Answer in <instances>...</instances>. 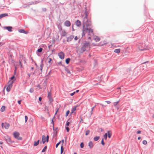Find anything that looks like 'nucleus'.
I'll list each match as a JSON object with an SVG mask.
<instances>
[{"mask_svg":"<svg viewBox=\"0 0 154 154\" xmlns=\"http://www.w3.org/2000/svg\"><path fill=\"white\" fill-rule=\"evenodd\" d=\"M82 31V36H84L87 32H88V35H94L93 29L90 28L86 27L85 25H84L83 26Z\"/></svg>","mask_w":154,"mask_h":154,"instance_id":"nucleus-1","label":"nucleus"},{"mask_svg":"<svg viewBox=\"0 0 154 154\" xmlns=\"http://www.w3.org/2000/svg\"><path fill=\"white\" fill-rule=\"evenodd\" d=\"M89 43L88 42L84 43L82 48L78 50L77 52L79 53H82L89 48Z\"/></svg>","mask_w":154,"mask_h":154,"instance_id":"nucleus-2","label":"nucleus"},{"mask_svg":"<svg viewBox=\"0 0 154 154\" xmlns=\"http://www.w3.org/2000/svg\"><path fill=\"white\" fill-rule=\"evenodd\" d=\"M83 23L84 25L86 27H88L91 25V21L88 20V15L86 14L85 16L84 17L83 20Z\"/></svg>","mask_w":154,"mask_h":154,"instance_id":"nucleus-3","label":"nucleus"},{"mask_svg":"<svg viewBox=\"0 0 154 154\" xmlns=\"http://www.w3.org/2000/svg\"><path fill=\"white\" fill-rule=\"evenodd\" d=\"M14 137L16 139L18 140H21L22 138L20 137V134L19 133L17 132H15L13 134Z\"/></svg>","mask_w":154,"mask_h":154,"instance_id":"nucleus-4","label":"nucleus"},{"mask_svg":"<svg viewBox=\"0 0 154 154\" xmlns=\"http://www.w3.org/2000/svg\"><path fill=\"white\" fill-rule=\"evenodd\" d=\"M10 81L8 82V83L9 85L6 88V90L8 92H9L10 91L12 86V84L13 83V81H12L11 83H10Z\"/></svg>","mask_w":154,"mask_h":154,"instance_id":"nucleus-5","label":"nucleus"},{"mask_svg":"<svg viewBox=\"0 0 154 154\" xmlns=\"http://www.w3.org/2000/svg\"><path fill=\"white\" fill-rule=\"evenodd\" d=\"M58 56L60 59L63 60L64 58L65 54L63 52L61 51L58 53Z\"/></svg>","mask_w":154,"mask_h":154,"instance_id":"nucleus-6","label":"nucleus"},{"mask_svg":"<svg viewBox=\"0 0 154 154\" xmlns=\"http://www.w3.org/2000/svg\"><path fill=\"white\" fill-rule=\"evenodd\" d=\"M2 126L3 128H5V129H8L9 127V125L7 123H2Z\"/></svg>","mask_w":154,"mask_h":154,"instance_id":"nucleus-7","label":"nucleus"},{"mask_svg":"<svg viewBox=\"0 0 154 154\" xmlns=\"http://www.w3.org/2000/svg\"><path fill=\"white\" fill-rule=\"evenodd\" d=\"M74 38V36L73 35H71L67 37V42H69L71 41Z\"/></svg>","mask_w":154,"mask_h":154,"instance_id":"nucleus-8","label":"nucleus"},{"mask_svg":"<svg viewBox=\"0 0 154 154\" xmlns=\"http://www.w3.org/2000/svg\"><path fill=\"white\" fill-rule=\"evenodd\" d=\"M67 33L64 30H62L60 34L62 36H65L67 35Z\"/></svg>","mask_w":154,"mask_h":154,"instance_id":"nucleus-9","label":"nucleus"},{"mask_svg":"<svg viewBox=\"0 0 154 154\" xmlns=\"http://www.w3.org/2000/svg\"><path fill=\"white\" fill-rule=\"evenodd\" d=\"M64 25L66 26L67 27H69L70 26L71 23L69 21L66 20L65 22Z\"/></svg>","mask_w":154,"mask_h":154,"instance_id":"nucleus-10","label":"nucleus"},{"mask_svg":"<svg viewBox=\"0 0 154 154\" xmlns=\"http://www.w3.org/2000/svg\"><path fill=\"white\" fill-rule=\"evenodd\" d=\"M3 28L5 29L8 30L9 32L12 31V27L11 26H5Z\"/></svg>","mask_w":154,"mask_h":154,"instance_id":"nucleus-11","label":"nucleus"},{"mask_svg":"<svg viewBox=\"0 0 154 154\" xmlns=\"http://www.w3.org/2000/svg\"><path fill=\"white\" fill-rule=\"evenodd\" d=\"M94 40L96 42H98L100 40V38L98 36L95 35L94 37Z\"/></svg>","mask_w":154,"mask_h":154,"instance_id":"nucleus-12","label":"nucleus"},{"mask_svg":"<svg viewBox=\"0 0 154 154\" xmlns=\"http://www.w3.org/2000/svg\"><path fill=\"white\" fill-rule=\"evenodd\" d=\"M75 23L76 25L79 27L81 26V23L80 21L79 20H77L75 22Z\"/></svg>","mask_w":154,"mask_h":154,"instance_id":"nucleus-13","label":"nucleus"},{"mask_svg":"<svg viewBox=\"0 0 154 154\" xmlns=\"http://www.w3.org/2000/svg\"><path fill=\"white\" fill-rule=\"evenodd\" d=\"M8 16V14L7 13H5L2 14L0 15V19H1L3 17Z\"/></svg>","mask_w":154,"mask_h":154,"instance_id":"nucleus-14","label":"nucleus"},{"mask_svg":"<svg viewBox=\"0 0 154 154\" xmlns=\"http://www.w3.org/2000/svg\"><path fill=\"white\" fill-rule=\"evenodd\" d=\"M46 139L45 136L43 135L42 136V140L43 143H45L46 141Z\"/></svg>","mask_w":154,"mask_h":154,"instance_id":"nucleus-15","label":"nucleus"},{"mask_svg":"<svg viewBox=\"0 0 154 154\" xmlns=\"http://www.w3.org/2000/svg\"><path fill=\"white\" fill-rule=\"evenodd\" d=\"M88 146H89L90 148H93L94 146L93 143L91 141L89 142L88 144Z\"/></svg>","mask_w":154,"mask_h":154,"instance_id":"nucleus-16","label":"nucleus"},{"mask_svg":"<svg viewBox=\"0 0 154 154\" xmlns=\"http://www.w3.org/2000/svg\"><path fill=\"white\" fill-rule=\"evenodd\" d=\"M108 137L109 138L111 137V136H112V133L109 131H107V133Z\"/></svg>","mask_w":154,"mask_h":154,"instance_id":"nucleus-17","label":"nucleus"},{"mask_svg":"<svg viewBox=\"0 0 154 154\" xmlns=\"http://www.w3.org/2000/svg\"><path fill=\"white\" fill-rule=\"evenodd\" d=\"M114 52L117 53H119L120 52V49H115L114 51Z\"/></svg>","mask_w":154,"mask_h":154,"instance_id":"nucleus-18","label":"nucleus"},{"mask_svg":"<svg viewBox=\"0 0 154 154\" xmlns=\"http://www.w3.org/2000/svg\"><path fill=\"white\" fill-rule=\"evenodd\" d=\"M77 107V106H75L71 110V113H73L74 111H75L76 109V108Z\"/></svg>","mask_w":154,"mask_h":154,"instance_id":"nucleus-19","label":"nucleus"},{"mask_svg":"<svg viewBox=\"0 0 154 154\" xmlns=\"http://www.w3.org/2000/svg\"><path fill=\"white\" fill-rule=\"evenodd\" d=\"M19 32H21V33H25L26 34L27 33V32H26V31H25L23 29H20L19 30Z\"/></svg>","mask_w":154,"mask_h":154,"instance_id":"nucleus-20","label":"nucleus"},{"mask_svg":"<svg viewBox=\"0 0 154 154\" xmlns=\"http://www.w3.org/2000/svg\"><path fill=\"white\" fill-rule=\"evenodd\" d=\"M5 106H2L0 109L1 111L2 112L4 111L5 110Z\"/></svg>","mask_w":154,"mask_h":154,"instance_id":"nucleus-21","label":"nucleus"},{"mask_svg":"<svg viewBox=\"0 0 154 154\" xmlns=\"http://www.w3.org/2000/svg\"><path fill=\"white\" fill-rule=\"evenodd\" d=\"M99 138H100L99 136H97L96 137H94V141H97L99 139Z\"/></svg>","mask_w":154,"mask_h":154,"instance_id":"nucleus-22","label":"nucleus"},{"mask_svg":"<svg viewBox=\"0 0 154 154\" xmlns=\"http://www.w3.org/2000/svg\"><path fill=\"white\" fill-rule=\"evenodd\" d=\"M39 140H38L36 142H35L34 143V146H37V145H38L39 144Z\"/></svg>","mask_w":154,"mask_h":154,"instance_id":"nucleus-23","label":"nucleus"},{"mask_svg":"<svg viewBox=\"0 0 154 154\" xmlns=\"http://www.w3.org/2000/svg\"><path fill=\"white\" fill-rule=\"evenodd\" d=\"M47 60L49 63H51V62L52 61V59L51 58L48 57L47 58Z\"/></svg>","mask_w":154,"mask_h":154,"instance_id":"nucleus-24","label":"nucleus"},{"mask_svg":"<svg viewBox=\"0 0 154 154\" xmlns=\"http://www.w3.org/2000/svg\"><path fill=\"white\" fill-rule=\"evenodd\" d=\"M70 59L69 58H67L66 60V63H67V64H68L69 62V61H70Z\"/></svg>","mask_w":154,"mask_h":154,"instance_id":"nucleus-25","label":"nucleus"},{"mask_svg":"<svg viewBox=\"0 0 154 154\" xmlns=\"http://www.w3.org/2000/svg\"><path fill=\"white\" fill-rule=\"evenodd\" d=\"M63 150H64V149H63V146H61V148H60V153H61V154H62L63 151Z\"/></svg>","mask_w":154,"mask_h":154,"instance_id":"nucleus-26","label":"nucleus"},{"mask_svg":"<svg viewBox=\"0 0 154 154\" xmlns=\"http://www.w3.org/2000/svg\"><path fill=\"white\" fill-rule=\"evenodd\" d=\"M43 50V49L42 48H40L39 49H38L37 50V51L38 53H41Z\"/></svg>","mask_w":154,"mask_h":154,"instance_id":"nucleus-27","label":"nucleus"},{"mask_svg":"<svg viewBox=\"0 0 154 154\" xmlns=\"http://www.w3.org/2000/svg\"><path fill=\"white\" fill-rule=\"evenodd\" d=\"M47 146H45L44 148L42 150V152H44L46 151V149H47Z\"/></svg>","mask_w":154,"mask_h":154,"instance_id":"nucleus-28","label":"nucleus"},{"mask_svg":"<svg viewBox=\"0 0 154 154\" xmlns=\"http://www.w3.org/2000/svg\"><path fill=\"white\" fill-rule=\"evenodd\" d=\"M107 133H105V134L103 136L105 139V140H106L107 138Z\"/></svg>","mask_w":154,"mask_h":154,"instance_id":"nucleus-29","label":"nucleus"},{"mask_svg":"<svg viewBox=\"0 0 154 154\" xmlns=\"http://www.w3.org/2000/svg\"><path fill=\"white\" fill-rule=\"evenodd\" d=\"M89 133H90L89 130H88L86 131L85 132V135H88L89 134Z\"/></svg>","mask_w":154,"mask_h":154,"instance_id":"nucleus-30","label":"nucleus"},{"mask_svg":"<svg viewBox=\"0 0 154 154\" xmlns=\"http://www.w3.org/2000/svg\"><path fill=\"white\" fill-rule=\"evenodd\" d=\"M147 142L146 140H144L143 141V143L144 145H146L147 144Z\"/></svg>","mask_w":154,"mask_h":154,"instance_id":"nucleus-31","label":"nucleus"},{"mask_svg":"<svg viewBox=\"0 0 154 154\" xmlns=\"http://www.w3.org/2000/svg\"><path fill=\"white\" fill-rule=\"evenodd\" d=\"M84 147V144L83 142L82 143L80 144V147L81 148H83Z\"/></svg>","mask_w":154,"mask_h":154,"instance_id":"nucleus-32","label":"nucleus"},{"mask_svg":"<svg viewBox=\"0 0 154 154\" xmlns=\"http://www.w3.org/2000/svg\"><path fill=\"white\" fill-rule=\"evenodd\" d=\"M101 143L103 146H104L105 144V143L103 141V139L101 141Z\"/></svg>","mask_w":154,"mask_h":154,"instance_id":"nucleus-33","label":"nucleus"},{"mask_svg":"<svg viewBox=\"0 0 154 154\" xmlns=\"http://www.w3.org/2000/svg\"><path fill=\"white\" fill-rule=\"evenodd\" d=\"M79 39L78 38L77 36H75L74 38V40L75 41H77Z\"/></svg>","mask_w":154,"mask_h":154,"instance_id":"nucleus-34","label":"nucleus"},{"mask_svg":"<svg viewBox=\"0 0 154 154\" xmlns=\"http://www.w3.org/2000/svg\"><path fill=\"white\" fill-rule=\"evenodd\" d=\"M34 90L32 88H30L29 90V91L30 93H32L33 92Z\"/></svg>","mask_w":154,"mask_h":154,"instance_id":"nucleus-35","label":"nucleus"},{"mask_svg":"<svg viewBox=\"0 0 154 154\" xmlns=\"http://www.w3.org/2000/svg\"><path fill=\"white\" fill-rule=\"evenodd\" d=\"M49 136L48 135H47L46 137V142H48V139H49Z\"/></svg>","mask_w":154,"mask_h":154,"instance_id":"nucleus-36","label":"nucleus"},{"mask_svg":"<svg viewBox=\"0 0 154 154\" xmlns=\"http://www.w3.org/2000/svg\"><path fill=\"white\" fill-rule=\"evenodd\" d=\"M25 122H26L27 121L28 118L27 116H25Z\"/></svg>","mask_w":154,"mask_h":154,"instance_id":"nucleus-37","label":"nucleus"},{"mask_svg":"<svg viewBox=\"0 0 154 154\" xmlns=\"http://www.w3.org/2000/svg\"><path fill=\"white\" fill-rule=\"evenodd\" d=\"M11 139L10 138L8 137L7 139H6V140L7 142H9L10 141Z\"/></svg>","mask_w":154,"mask_h":154,"instance_id":"nucleus-38","label":"nucleus"},{"mask_svg":"<svg viewBox=\"0 0 154 154\" xmlns=\"http://www.w3.org/2000/svg\"><path fill=\"white\" fill-rule=\"evenodd\" d=\"M66 71L68 73L70 74V71L68 69H66Z\"/></svg>","mask_w":154,"mask_h":154,"instance_id":"nucleus-39","label":"nucleus"},{"mask_svg":"<svg viewBox=\"0 0 154 154\" xmlns=\"http://www.w3.org/2000/svg\"><path fill=\"white\" fill-rule=\"evenodd\" d=\"M51 96V93H50V92H48V97H50Z\"/></svg>","mask_w":154,"mask_h":154,"instance_id":"nucleus-40","label":"nucleus"},{"mask_svg":"<svg viewBox=\"0 0 154 154\" xmlns=\"http://www.w3.org/2000/svg\"><path fill=\"white\" fill-rule=\"evenodd\" d=\"M66 130L67 131V132H69V129L68 127H66Z\"/></svg>","mask_w":154,"mask_h":154,"instance_id":"nucleus-41","label":"nucleus"},{"mask_svg":"<svg viewBox=\"0 0 154 154\" xmlns=\"http://www.w3.org/2000/svg\"><path fill=\"white\" fill-rule=\"evenodd\" d=\"M69 112V110H68L67 111L66 113V116H67Z\"/></svg>","mask_w":154,"mask_h":154,"instance_id":"nucleus-42","label":"nucleus"},{"mask_svg":"<svg viewBox=\"0 0 154 154\" xmlns=\"http://www.w3.org/2000/svg\"><path fill=\"white\" fill-rule=\"evenodd\" d=\"M60 143V142H59V143H57L56 145V148H57L58 146L59 145Z\"/></svg>","mask_w":154,"mask_h":154,"instance_id":"nucleus-43","label":"nucleus"},{"mask_svg":"<svg viewBox=\"0 0 154 154\" xmlns=\"http://www.w3.org/2000/svg\"><path fill=\"white\" fill-rule=\"evenodd\" d=\"M75 93V92H74L73 93H71L70 95L71 96H72L74 95V94Z\"/></svg>","mask_w":154,"mask_h":154,"instance_id":"nucleus-44","label":"nucleus"},{"mask_svg":"<svg viewBox=\"0 0 154 154\" xmlns=\"http://www.w3.org/2000/svg\"><path fill=\"white\" fill-rule=\"evenodd\" d=\"M60 143L61 142V143H62V146H63V143L64 142V140H62L61 141H60Z\"/></svg>","mask_w":154,"mask_h":154,"instance_id":"nucleus-45","label":"nucleus"},{"mask_svg":"<svg viewBox=\"0 0 154 154\" xmlns=\"http://www.w3.org/2000/svg\"><path fill=\"white\" fill-rule=\"evenodd\" d=\"M141 133V131H138L137 132V134H140Z\"/></svg>","mask_w":154,"mask_h":154,"instance_id":"nucleus-46","label":"nucleus"},{"mask_svg":"<svg viewBox=\"0 0 154 154\" xmlns=\"http://www.w3.org/2000/svg\"><path fill=\"white\" fill-rule=\"evenodd\" d=\"M69 122H67V123H66V125L67 126H69Z\"/></svg>","mask_w":154,"mask_h":154,"instance_id":"nucleus-47","label":"nucleus"},{"mask_svg":"<svg viewBox=\"0 0 154 154\" xmlns=\"http://www.w3.org/2000/svg\"><path fill=\"white\" fill-rule=\"evenodd\" d=\"M21 100H19L18 101V104H21Z\"/></svg>","mask_w":154,"mask_h":154,"instance_id":"nucleus-48","label":"nucleus"},{"mask_svg":"<svg viewBox=\"0 0 154 154\" xmlns=\"http://www.w3.org/2000/svg\"><path fill=\"white\" fill-rule=\"evenodd\" d=\"M14 76H13L11 78V80H13L14 79Z\"/></svg>","mask_w":154,"mask_h":154,"instance_id":"nucleus-49","label":"nucleus"},{"mask_svg":"<svg viewBox=\"0 0 154 154\" xmlns=\"http://www.w3.org/2000/svg\"><path fill=\"white\" fill-rule=\"evenodd\" d=\"M118 103V102L114 103V105L115 106V105H117V104Z\"/></svg>","mask_w":154,"mask_h":154,"instance_id":"nucleus-50","label":"nucleus"},{"mask_svg":"<svg viewBox=\"0 0 154 154\" xmlns=\"http://www.w3.org/2000/svg\"><path fill=\"white\" fill-rule=\"evenodd\" d=\"M106 102L107 104H109L110 103V102L109 101H106Z\"/></svg>","mask_w":154,"mask_h":154,"instance_id":"nucleus-51","label":"nucleus"},{"mask_svg":"<svg viewBox=\"0 0 154 154\" xmlns=\"http://www.w3.org/2000/svg\"><path fill=\"white\" fill-rule=\"evenodd\" d=\"M42 100V98L41 97H39V101H41Z\"/></svg>","mask_w":154,"mask_h":154,"instance_id":"nucleus-52","label":"nucleus"},{"mask_svg":"<svg viewBox=\"0 0 154 154\" xmlns=\"http://www.w3.org/2000/svg\"><path fill=\"white\" fill-rule=\"evenodd\" d=\"M94 109V107H93L91 108V111H92V112H91V114H92V111H93V110Z\"/></svg>","mask_w":154,"mask_h":154,"instance_id":"nucleus-53","label":"nucleus"},{"mask_svg":"<svg viewBox=\"0 0 154 154\" xmlns=\"http://www.w3.org/2000/svg\"><path fill=\"white\" fill-rule=\"evenodd\" d=\"M58 109H57V110H56V112H55V115H56L57 114V112L58 111Z\"/></svg>","mask_w":154,"mask_h":154,"instance_id":"nucleus-54","label":"nucleus"},{"mask_svg":"<svg viewBox=\"0 0 154 154\" xmlns=\"http://www.w3.org/2000/svg\"><path fill=\"white\" fill-rule=\"evenodd\" d=\"M28 75L29 77L30 76L31 74H29V73H28Z\"/></svg>","mask_w":154,"mask_h":154,"instance_id":"nucleus-55","label":"nucleus"},{"mask_svg":"<svg viewBox=\"0 0 154 154\" xmlns=\"http://www.w3.org/2000/svg\"><path fill=\"white\" fill-rule=\"evenodd\" d=\"M140 139H141V137H138V138H137V139H138V140H140Z\"/></svg>","mask_w":154,"mask_h":154,"instance_id":"nucleus-56","label":"nucleus"},{"mask_svg":"<svg viewBox=\"0 0 154 154\" xmlns=\"http://www.w3.org/2000/svg\"><path fill=\"white\" fill-rule=\"evenodd\" d=\"M45 109H47V111H48V108H47V107L46 106H45Z\"/></svg>","mask_w":154,"mask_h":154,"instance_id":"nucleus-57","label":"nucleus"},{"mask_svg":"<svg viewBox=\"0 0 154 154\" xmlns=\"http://www.w3.org/2000/svg\"><path fill=\"white\" fill-rule=\"evenodd\" d=\"M3 143V142L2 141L0 142V144H2Z\"/></svg>","mask_w":154,"mask_h":154,"instance_id":"nucleus-58","label":"nucleus"},{"mask_svg":"<svg viewBox=\"0 0 154 154\" xmlns=\"http://www.w3.org/2000/svg\"><path fill=\"white\" fill-rule=\"evenodd\" d=\"M72 30L73 31H75V29H74L73 28V26H72Z\"/></svg>","mask_w":154,"mask_h":154,"instance_id":"nucleus-59","label":"nucleus"},{"mask_svg":"<svg viewBox=\"0 0 154 154\" xmlns=\"http://www.w3.org/2000/svg\"><path fill=\"white\" fill-rule=\"evenodd\" d=\"M79 91V90H77L76 91V92H77V93Z\"/></svg>","mask_w":154,"mask_h":154,"instance_id":"nucleus-60","label":"nucleus"},{"mask_svg":"<svg viewBox=\"0 0 154 154\" xmlns=\"http://www.w3.org/2000/svg\"><path fill=\"white\" fill-rule=\"evenodd\" d=\"M31 69L32 70H33V69H34V68H33V67H32L31 68Z\"/></svg>","mask_w":154,"mask_h":154,"instance_id":"nucleus-61","label":"nucleus"},{"mask_svg":"<svg viewBox=\"0 0 154 154\" xmlns=\"http://www.w3.org/2000/svg\"><path fill=\"white\" fill-rule=\"evenodd\" d=\"M35 72H33L32 73V74H33V75H34V74H35Z\"/></svg>","mask_w":154,"mask_h":154,"instance_id":"nucleus-62","label":"nucleus"},{"mask_svg":"<svg viewBox=\"0 0 154 154\" xmlns=\"http://www.w3.org/2000/svg\"><path fill=\"white\" fill-rule=\"evenodd\" d=\"M88 38L89 39H91V38L90 37H88Z\"/></svg>","mask_w":154,"mask_h":154,"instance_id":"nucleus-63","label":"nucleus"},{"mask_svg":"<svg viewBox=\"0 0 154 154\" xmlns=\"http://www.w3.org/2000/svg\"><path fill=\"white\" fill-rule=\"evenodd\" d=\"M74 154H77V153L75 152V153H74Z\"/></svg>","mask_w":154,"mask_h":154,"instance_id":"nucleus-64","label":"nucleus"}]
</instances>
